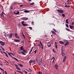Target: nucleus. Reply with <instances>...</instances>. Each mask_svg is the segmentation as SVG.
I'll return each mask as SVG.
<instances>
[{
  "label": "nucleus",
  "instance_id": "4468645a",
  "mask_svg": "<svg viewBox=\"0 0 74 74\" xmlns=\"http://www.w3.org/2000/svg\"><path fill=\"white\" fill-rule=\"evenodd\" d=\"M22 25L23 26H28V24H23Z\"/></svg>",
  "mask_w": 74,
  "mask_h": 74
},
{
  "label": "nucleus",
  "instance_id": "338daca9",
  "mask_svg": "<svg viewBox=\"0 0 74 74\" xmlns=\"http://www.w3.org/2000/svg\"><path fill=\"white\" fill-rule=\"evenodd\" d=\"M55 45H56V44H57L56 42H55Z\"/></svg>",
  "mask_w": 74,
  "mask_h": 74
},
{
  "label": "nucleus",
  "instance_id": "6e6d98bb",
  "mask_svg": "<svg viewBox=\"0 0 74 74\" xmlns=\"http://www.w3.org/2000/svg\"><path fill=\"white\" fill-rule=\"evenodd\" d=\"M54 61H55V60H53V61H52V63H54Z\"/></svg>",
  "mask_w": 74,
  "mask_h": 74
},
{
  "label": "nucleus",
  "instance_id": "c9c22d12",
  "mask_svg": "<svg viewBox=\"0 0 74 74\" xmlns=\"http://www.w3.org/2000/svg\"><path fill=\"white\" fill-rule=\"evenodd\" d=\"M62 16L63 17H64V16H65V15L64 14H62Z\"/></svg>",
  "mask_w": 74,
  "mask_h": 74
},
{
  "label": "nucleus",
  "instance_id": "de8ad7c7",
  "mask_svg": "<svg viewBox=\"0 0 74 74\" xmlns=\"http://www.w3.org/2000/svg\"><path fill=\"white\" fill-rule=\"evenodd\" d=\"M3 52L4 53H5L6 55H7V53H5V52L4 51H3Z\"/></svg>",
  "mask_w": 74,
  "mask_h": 74
},
{
  "label": "nucleus",
  "instance_id": "37998d69",
  "mask_svg": "<svg viewBox=\"0 0 74 74\" xmlns=\"http://www.w3.org/2000/svg\"><path fill=\"white\" fill-rule=\"evenodd\" d=\"M0 69H1V70L2 71H4V70L3 69H1V68L0 67Z\"/></svg>",
  "mask_w": 74,
  "mask_h": 74
},
{
  "label": "nucleus",
  "instance_id": "5701e85b",
  "mask_svg": "<svg viewBox=\"0 0 74 74\" xmlns=\"http://www.w3.org/2000/svg\"><path fill=\"white\" fill-rule=\"evenodd\" d=\"M34 3L33 2L32 3H30V5H34Z\"/></svg>",
  "mask_w": 74,
  "mask_h": 74
},
{
  "label": "nucleus",
  "instance_id": "4be33fe9",
  "mask_svg": "<svg viewBox=\"0 0 74 74\" xmlns=\"http://www.w3.org/2000/svg\"><path fill=\"white\" fill-rule=\"evenodd\" d=\"M66 30H67V31H68V32H70V30L67 28H66Z\"/></svg>",
  "mask_w": 74,
  "mask_h": 74
},
{
  "label": "nucleus",
  "instance_id": "69168bd1",
  "mask_svg": "<svg viewBox=\"0 0 74 74\" xmlns=\"http://www.w3.org/2000/svg\"><path fill=\"white\" fill-rule=\"evenodd\" d=\"M74 22H73L72 23V25H74Z\"/></svg>",
  "mask_w": 74,
  "mask_h": 74
},
{
  "label": "nucleus",
  "instance_id": "a18cd8bd",
  "mask_svg": "<svg viewBox=\"0 0 74 74\" xmlns=\"http://www.w3.org/2000/svg\"><path fill=\"white\" fill-rule=\"evenodd\" d=\"M52 59H53V60H55V58L54 57H53L52 58V59H51V60H52Z\"/></svg>",
  "mask_w": 74,
  "mask_h": 74
},
{
  "label": "nucleus",
  "instance_id": "3c124183",
  "mask_svg": "<svg viewBox=\"0 0 74 74\" xmlns=\"http://www.w3.org/2000/svg\"><path fill=\"white\" fill-rule=\"evenodd\" d=\"M38 73H39V74H41V72H38Z\"/></svg>",
  "mask_w": 74,
  "mask_h": 74
},
{
  "label": "nucleus",
  "instance_id": "0eeeda50",
  "mask_svg": "<svg viewBox=\"0 0 74 74\" xmlns=\"http://www.w3.org/2000/svg\"><path fill=\"white\" fill-rule=\"evenodd\" d=\"M11 57H12V58H14V60H16V61H17V62H19V60H18V59L16 58L15 57H12V56H11Z\"/></svg>",
  "mask_w": 74,
  "mask_h": 74
},
{
  "label": "nucleus",
  "instance_id": "49530a36",
  "mask_svg": "<svg viewBox=\"0 0 74 74\" xmlns=\"http://www.w3.org/2000/svg\"><path fill=\"white\" fill-rule=\"evenodd\" d=\"M42 49H43L44 47H43V45H42Z\"/></svg>",
  "mask_w": 74,
  "mask_h": 74
},
{
  "label": "nucleus",
  "instance_id": "bf43d9fd",
  "mask_svg": "<svg viewBox=\"0 0 74 74\" xmlns=\"http://www.w3.org/2000/svg\"><path fill=\"white\" fill-rule=\"evenodd\" d=\"M32 62H33V63L34 62H35V60H32Z\"/></svg>",
  "mask_w": 74,
  "mask_h": 74
},
{
  "label": "nucleus",
  "instance_id": "f03ea898",
  "mask_svg": "<svg viewBox=\"0 0 74 74\" xmlns=\"http://www.w3.org/2000/svg\"><path fill=\"white\" fill-rule=\"evenodd\" d=\"M57 11L59 13H61V14H63V10H60L59 9L57 10Z\"/></svg>",
  "mask_w": 74,
  "mask_h": 74
},
{
  "label": "nucleus",
  "instance_id": "052dcab7",
  "mask_svg": "<svg viewBox=\"0 0 74 74\" xmlns=\"http://www.w3.org/2000/svg\"><path fill=\"white\" fill-rule=\"evenodd\" d=\"M25 73L26 74H27V71H25Z\"/></svg>",
  "mask_w": 74,
  "mask_h": 74
},
{
  "label": "nucleus",
  "instance_id": "cd10ccee",
  "mask_svg": "<svg viewBox=\"0 0 74 74\" xmlns=\"http://www.w3.org/2000/svg\"><path fill=\"white\" fill-rule=\"evenodd\" d=\"M33 49H31V50H30V51L29 52V53L30 54V53H31V52H32V50Z\"/></svg>",
  "mask_w": 74,
  "mask_h": 74
},
{
  "label": "nucleus",
  "instance_id": "0e129e2a",
  "mask_svg": "<svg viewBox=\"0 0 74 74\" xmlns=\"http://www.w3.org/2000/svg\"><path fill=\"white\" fill-rule=\"evenodd\" d=\"M19 67H18V66L17 67H16V69H17V70H18V69H19Z\"/></svg>",
  "mask_w": 74,
  "mask_h": 74
},
{
  "label": "nucleus",
  "instance_id": "b1692460",
  "mask_svg": "<svg viewBox=\"0 0 74 74\" xmlns=\"http://www.w3.org/2000/svg\"><path fill=\"white\" fill-rule=\"evenodd\" d=\"M15 14H16L17 15H18V14H19V11H18L17 13H15Z\"/></svg>",
  "mask_w": 74,
  "mask_h": 74
},
{
  "label": "nucleus",
  "instance_id": "a19ab883",
  "mask_svg": "<svg viewBox=\"0 0 74 74\" xmlns=\"http://www.w3.org/2000/svg\"><path fill=\"white\" fill-rule=\"evenodd\" d=\"M29 29H30L31 30H32V27H29Z\"/></svg>",
  "mask_w": 74,
  "mask_h": 74
},
{
  "label": "nucleus",
  "instance_id": "79ce46f5",
  "mask_svg": "<svg viewBox=\"0 0 74 74\" xmlns=\"http://www.w3.org/2000/svg\"><path fill=\"white\" fill-rule=\"evenodd\" d=\"M10 8L11 9H13V8H12V6H10Z\"/></svg>",
  "mask_w": 74,
  "mask_h": 74
},
{
  "label": "nucleus",
  "instance_id": "f704fd0d",
  "mask_svg": "<svg viewBox=\"0 0 74 74\" xmlns=\"http://www.w3.org/2000/svg\"><path fill=\"white\" fill-rule=\"evenodd\" d=\"M9 53H10V54L11 55H12L14 56V53H12L11 52H10Z\"/></svg>",
  "mask_w": 74,
  "mask_h": 74
},
{
  "label": "nucleus",
  "instance_id": "f257e3e1",
  "mask_svg": "<svg viewBox=\"0 0 74 74\" xmlns=\"http://www.w3.org/2000/svg\"><path fill=\"white\" fill-rule=\"evenodd\" d=\"M21 53L22 54H23L24 55H26V53H27V51L25 49H24L23 50V51H21Z\"/></svg>",
  "mask_w": 74,
  "mask_h": 74
},
{
  "label": "nucleus",
  "instance_id": "6e6552de",
  "mask_svg": "<svg viewBox=\"0 0 74 74\" xmlns=\"http://www.w3.org/2000/svg\"><path fill=\"white\" fill-rule=\"evenodd\" d=\"M18 34L16 33L15 34V36L17 38H19V37L18 36H18Z\"/></svg>",
  "mask_w": 74,
  "mask_h": 74
},
{
  "label": "nucleus",
  "instance_id": "bb28decb",
  "mask_svg": "<svg viewBox=\"0 0 74 74\" xmlns=\"http://www.w3.org/2000/svg\"><path fill=\"white\" fill-rule=\"evenodd\" d=\"M66 22L67 23H69V21H68V19H66Z\"/></svg>",
  "mask_w": 74,
  "mask_h": 74
},
{
  "label": "nucleus",
  "instance_id": "4d7b16f0",
  "mask_svg": "<svg viewBox=\"0 0 74 74\" xmlns=\"http://www.w3.org/2000/svg\"><path fill=\"white\" fill-rule=\"evenodd\" d=\"M20 7H23V5H20Z\"/></svg>",
  "mask_w": 74,
  "mask_h": 74
},
{
  "label": "nucleus",
  "instance_id": "ddd939ff",
  "mask_svg": "<svg viewBox=\"0 0 74 74\" xmlns=\"http://www.w3.org/2000/svg\"><path fill=\"white\" fill-rule=\"evenodd\" d=\"M18 65H19L20 67H23V65H22V64H19V63H18Z\"/></svg>",
  "mask_w": 74,
  "mask_h": 74
},
{
  "label": "nucleus",
  "instance_id": "72a5a7b5",
  "mask_svg": "<svg viewBox=\"0 0 74 74\" xmlns=\"http://www.w3.org/2000/svg\"><path fill=\"white\" fill-rule=\"evenodd\" d=\"M14 65L16 67H18V65H16L15 64H14Z\"/></svg>",
  "mask_w": 74,
  "mask_h": 74
},
{
  "label": "nucleus",
  "instance_id": "9b49d317",
  "mask_svg": "<svg viewBox=\"0 0 74 74\" xmlns=\"http://www.w3.org/2000/svg\"><path fill=\"white\" fill-rule=\"evenodd\" d=\"M51 32L52 34H54V35H56V32H54L53 31H51Z\"/></svg>",
  "mask_w": 74,
  "mask_h": 74
},
{
  "label": "nucleus",
  "instance_id": "8fccbe9b",
  "mask_svg": "<svg viewBox=\"0 0 74 74\" xmlns=\"http://www.w3.org/2000/svg\"><path fill=\"white\" fill-rule=\"evenodd\" d=\"M18 27H19V28H20V27H21V25H18Z\"/></svg>",
  "mask_w": 74,
  "mask_h": 74
},
{
  "label": "nucleus",
  "instance_id": "a878e982",
  "mask_svg": "<svg viewBox=\"0 0 74 74\" xmlns=\"http://www.w3.org/2000/svg\"><path fill=\"white\" fill-rule=\"evenodd\" d=\"M25 22L24 21H23L21 22V23H22V25H23V24H24V23H25Z\"/></svg>",
  "mask_w": 74,
  "mask_h": 74
},
{
  "label": "nucleus",
  "instance_id": "f8f14e48",
  "mask_svg": "<svg viewBox=\"0 0 74 74\" xmlns=\"http://www.w3.org/2000/svg\"><path fill=\"white\" fill-rule=\"evenodd\" d=\"M12 37V34H10L9 36V38H11Z\"/></svg>",
  "mask_w": 74,
  "mask_h": 74
},
{
  "label": "nucleus",
  "instance_id": "7c9ffc66",
  "mask_svg": "<svg viewBox=\"0 0 74 74\" xmlns=\"http://www.w3.org/2000/svg\"><path fill=\"white\" fill-rule=\"evenodd\" d=\"M6 52L8 53V54L9 55H10V56H12L11 55V54H10V53H9L8 52V51H6Z\"/></svg>",
  "mask_w": 74,
  "mask_h": 74
},
{
  "label": "nucleus",
  "instance_id": "e433bc0d",
  "mask_svg": "<svg viewBox=\"0 0 74 74\" xmlns=\"http://www.w3.org/2000/svg\"><path fill=\"white\" fill-rule=\"evenodd\" d=\"M35 54L36 53V52H37V50H36L35 51H34Z\"/></svg>",
  "mask_w": 74,
  "mask_h": 74
},
{
  "label": "nucleus",
  "instance_id": "20e7f679",
  "mask_svg": "<svg viewBox=\"0 0 74 74\" xmlns=\"http://www.w3.org/2000/svg\"><path fill=\"white\" fill-rule=\"evenodd\" d=\"M23 21H27L28 20V18L22 17L21 18Z\"/></svg>",
  "mask_w": 74,
  "mask_h": 74
},
{
  "label": "nucleus",
  "instance_id": "e2e57ef3",
  "mask_svg": "<svg viewBox=\"0 0 74 74\" xmlns=\"http://www.w3.org/2000/svg\"><path fill=\"white\" fill-rule=\"evenodd\" d=\"M5 74H7V72H6V71H5Z\"/></svg>",
  "mask_w": 74,
  "mask_h": 74
},
{
  "label": "nucleus",
  "instance_id": "39448f33",
  "mask_svg": "<svg viewBox=\"0 0 74 74\" xmlns=\"http://www.w3.org/2000/svg\"><path fill=\"white\" fill-rule=\"evenodd\" d=\"M39 65L40 66L41 64V63H42V58H40V60L39 61Z\"/></svg>",
  "mask_w": 74,
  "mask_h": 74
},
{
  "label": "nucleus",
  "instance_id": "c756f323",
  "mask_svg": "<svg viewBox=\"0 0 74 74\" xmlns=\"http://www.w3.org/2000/svg\"><path fill=\"white\" fill-rule=\"evenodd\" d=\"M34 21H32V25H34Z\"/></svg>",
  "mask_w": 74,
  "mask_h": 74
},
{
  "label": "nucleus",
  "instance_id": "423d86ee",
  "mask_svg": "<svg viewBox=\"0 0 74 74\" xmlns=\"http://www.w3.org/2000/svg\"><path fill=\"white\" fill-rule=\"evenodd\" d=\"M61 54H62V56H64L65 54V53L63 52V50H61Z\"/></svg>",
  "mask_w": 74,
  "mask_h": 74
},
{
  "label": "nucleus",
  "instance_id": "473e14b6",
  "mask_svg": "<svg viewBox=\"0 0 74 74\" xmlns=\"http://www.w3.org/2000/svg\"><path fill=\"white\" fill-rule=\"evenodd\" d=\"M66 26L67 27H69V25L67 24H66Z\"/></svg>",
  "mask_w": 74,
  "mask_h": 74
},
{
  "label": "nucleus",
  "instance_id": "13d9d810",
  "mask_svg": "<svg viewBox=\"0 0 74 74\" xmlns=\"http://www.w3.org/2000/svg\"><path fill=\"white\" fill-rule=\"evenodd\" d=\"M40 44L41 46L43 45L42 43H41V42H40Z\"/></svg>",
  "mask_w": 74,
  "mask_h": 74
},
{
  "label": "nucleus",
  "instance_id": "ea45409f",
  "mask_svg": "<svg viewBox=\"0 0 74 74\" xmlns=\"http://www.w3.org/2000/svg\"><path fill=\"white\" fill-rule=\"evenodd\" d=\"M64 59H66V56H65L64 58Z\"/></svg>",
  "mask_w": 74,
  "mask_h": 74
},
{
  "label": "nucleus",
  "instance_id": "aec40b11",
  "mask_svg": "<svg viewBox=\"0 0 74 74\" xmlns=\"http://www.w3.org/2000/svg\"><path fill=\"white\" fill-rule=\"evenodd\" d=\"M66 42H67L66 43V44L67 45H69V41L68 40L66 41Z\"/></svg>",
  "mask_w": 74,
  "mask_h": 74
},
{
  "label": "nucleus",
  "instance_id": "09e8293b",
  "mask_svg": "<svg viewBox=\"0 0 74 74\" xmlns=\"http://www.w3.org/2000/svg\"><path fill=\"white\" fill-rule=\"evenodd\" d=\"M23 36L25 38V35H24V34H23Z\"/></svg>",
  "mask_w": 74,
  "mask_h": 74
},
{
  "label": "nucleus",
  "instance_id": "680f3d73",
  "mask_svg": "<svg viewBox=\"0 0 74 74\" xmlns=\"http://www.w3.org/2000/svg\"><path fill=\"white\" fill-rule=\"evenodd\" d=\"M4 36H5V37H7V36H6V35L5 34H4Z\"/></svg>",
  "mask_w": 74,
  "mask_h": 74
},
{
  "label": "nucleus",
  "instance_id": "58836bf2",
  "mask_svg": "<svg viewBox=\"0 0 74 74\" xmlns=\"http://www.w3.org/2000/svg\"><path fill=\"white\" fill-rule=\"evenodd\" d=\"M65 60H66L65 59H64V58H63V62H65Z\"/></svg>",
  "mask_w": 74,
  "mask_h": 74
},
{
  "label": "nucleus",
  "instance_id": "774afa93",
  "mask_svg": "<svg viewBox=\"0 0 74 74\" xmlns=\"http://www.w3.org/2000/svg\"><path fill=\"white\" fill-rule=\"evenodd\" d=\"M65 7H68L67 5H65Z\"/></svg>",
  "mask_w": 74,
  "mask_h": 74
},
{
  "label": "nucleus",
  "instance_id": "2eb2a0df",
  "mask_svg": "<svg viewBox=\"0 0 74 74\" xmlns=\"http://www.w3.org/2000/svg\"><path fill=\"white\" fill-rule=\"evenodd\" d=\"M47 46L48 47H51V43H50L49 42H48L47 43Z\"/></svg>",
  "mask_w": 74,
  "mask_h": 74
},
{
  "label": "nucleus",
  "instance_id": "2f4dec72",
  "mask_svg": "<svg viewBox=\"0 0 74 74\" xmlns=\"http://www.w3.org/2000/svg\"><path fill=\"white\" fill-rule=\"evenodd\" d=\"M1 47V49H2L3 51H5V49H4V48H3V47Z\"/></svg>",
  "mask_w": 74,
  "mask_h": 74
},
{
  "label": "nucleus",
  "instance_id": "a211bd4d",
  "mask_svg": "<svg viewBox=\"0 0 74 74\" xmlns=\"http://www.w3.org/2000/svg\"><path fill=\"white\" fill-rule=\"evenodd\" d=\"M23 48V46H22L20 47V50L21 51H23L24 50Z\"/></svg>",
  "mask_w": 74,
  "mask_h": 74
},
{
  "label": "nucleus",
  "instance_id": "c85d7f7f",
  "mask_svg": "<svg viewBox=\"0 0 74 74\" xmlns=\"http://www.w3.org/2000/svg\"><path fill=\"white\" fill-rule=\"evenodd\" d=\"M53 31H54V32H56V29H55L53 28Z\"/></svg>",
  "mask_w": 74,
  "mask_h": 74
},
{
  "label": "nucleus",
  "instance_id": "6ab92c4d",
  "mask_svg": "<svg viewBox=\"0 0 74 74\" xmlns=\"http://www.w3.org/2000/svg\"><path fill=\"white\" fill-rule=\"evenodd\" d=\"M3 14H4V12H2L1 14L0 15L1 17H2V16L3 15Z\"/></svg>",
  "mask_w": 74,
  "mask_h": 74
},
{
  "label": "nucleus",
  "instance_id": "4c0bfd02",
  "mask_svg": "<svg viewBox=\"0 0 74 74\" xmlns=\"http://www.w3.org/2000/svg\"><path fill=\"white\" fill-rule=\"evenodd\" d=\"M40 48H41V46H40V44H38L37 45Z\"/></svg>",
  "mask_w": 74,
  "mask_h": 74
},
{
  "label": "nucleus",
  "instance_id": "5fc2aeb1",
  "mask_svg": "<svg viewBox=\"0 0 74 74\" xmlns=\"http://www.w3.org/2000/svg\"><path fill=\"white\" fill-rule=\"evenodd\" d=\"M56 48L57 49V48H58V46H57V45H56Z\"/></svg>",
  "mask_w": 74,
  "mask_h": 74
},
{
  "label": "nucleus",
  "instance_id": "dca6fc26",
  "mask_svg": "<svg viewBox=\"0 0 74 74\" xmlns=\"http://www.w3.org/2000/svg\"><path fill=\"white\" fill-rule=\"evenodd\" d=\"M23 12H26V13H28V12H30V11H29V10H24Z\"/></svg>",
  "mask_w": 74,
  "mask_h": 74
},
{
  "label": "nucleus",
  "instance_id": "1a4fd4ad",
  "mask_svg": "<svg viewBox=\"0 0 74 74\" xmlns=\"http://www.w3.org/2000/svg\"><path fill=\"white\" fill-rule=\"evenodd\" d=\"M55 67L56 70H58V65L56 64Z\"/></svg>",
  "mask_w": 74,
  "mask_h": 74
},
{
  "label": "nucleus",
  "instance_id": "603ef678",
  "mask_svg": "<svg viewBox=\"0 0 74 74\" xmlns=\"http://www.w3.org/2000/svg\"><path fill=\"white\" fill-rule=\"evenodd\" d=\"M18 70H21V69L20 68H18V69H17Z\"/></svg>",
  "mask_w": 74,
  "mask_h": 74
},
{
  "label": "nucleus",
  "instance_id": "c03bdc74",
  "mask_svg": "<svg viewBox=\"0 0 74 74\" xmlns=\"http://www.w3.org/2000/svg\"><path fill=\"white\" fill-rule=\"evenodd\" d=\"M53 52H55L56 51H55V50H54L53 49Z\"/></svg>",
  "mask_w": 74,
  "mask_h": 74
},
{
  "label": "nucleus",
  "instance_id": "412c9836",
  "mask_svg": "<svg viewBox=\"0 0 74 74\" xmlns=\"http://www.w3.org/2000/svg\"><path fill=\"white\" fill-rule=\"evenodd\" d=\"M69 27L70 29H73V28H74V27H73V26H71L70 25H69Z\"/></svg>",
  "mask_w": 74,
  "mask_h": 74
},
{
  "label": "nucleus",
  "instance_id": "393cba45",
  "mask_svg": "<svg viewBox=\"0 0 74 74\" xmlns=\"http://www.w3.org/2000/svg\"><path fill=\"white\" fill-rule=\"evenodd\" d=\"M29 63H33V62H32V60H31L29 62Z\"/></svg>",
  "mask_w": 74,
  "mask_h": 74
},
{
  "label": "nucleus",
  "instance_id": "9d476101",
  "mask_svg": "<svg viewBox=\"0 0 74 74\" xmlns=\"http://www.w3.org/2000/svg\"><path fill=\"white\" fill-rule=\"evenodd\" d=\"M14 42H21V41L19 40H18L17 39H15L14 40Z\"/></svg>",
  "mask_w": 74,
  "mask_h": 74
},
{
  "label": "nucleus",
  "instance_id": "864d4df0",
  "mask_svg": "<svg viewBox=\"0 0 74 74\" xmlns=\"http://www.w3.org/2000/svg\"><path fill=\"white\" fill-rule=\"evenodd\" d=\"M29 70H30V71H32V70H31V69L29 68Z\"/></svg>",
  "mask_w": 74,
  "mask_h": 74
},
{
  "label": "nucleus",
  "instance_id": "7ed1b4c3",
  "mask_svg": "<svg viewBox=\"0 0 74 74\" xmlns=\"http://www.w3.org/2000/svg\"><path fill=\"white\" fill-rule=\"evenodd\" d=\"M0 44H1V45H2V46H4V45H5V42H3L0 40Z\"/></svg>",
  "mask_w": 74,
  "mask_h": 74
},
{
  "label": "nucleus",
  "instance_id": "f3484780",
  "mask_svg": "<svg viewBox=\"0 0 74 74\" xmlns=\"http://www.w3.org/2000/svg\"><path fill=\"white\" fill-rule=\"evenodd\" d=\"M59 42L61 44H62L63 45V44H64V43L62 41H59Z\"/></svg>",
  "mask_w": 74,
  "mask_h": 74
}]
</instances>
